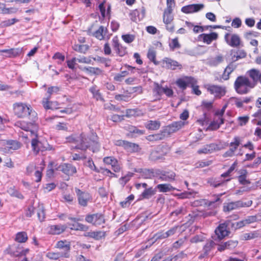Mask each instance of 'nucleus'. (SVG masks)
Masks as SVG:
<instances>
[{
  "label": "nucleus",
  "mask_w": 261,
  "mask_h": 261,
  "mask_svg": "<svg viewBox=\"0 0 261 261\" xmlns=\"http://www.w3.org/2000/svg\"><path fill=\"white\" fill-rule=\"evenodd\" d=\"M115 51L120 57H123L127 53L126 48L123 46L122 45Z\"/></svg>",
  "instance_id": "nucleus-59"
},
{
  "label": "nucleus",
  "mask_w": 261,
  "mask_h": 261,
  "mask_svg": "<svg viewBox=\"0 0 261 261\" xmlns=\"http://www.w3.org/2000/svg\"><path fill=\"white\" fill-rule=\"evenodd\" d=\"M156 189H158L159 191L162 193L172 191L175 189L169 184H159L156 186Z\"/></svg>",
  "instance_id": "nucleus-33"
},
{
  "label": "nucleus",
  "mask_w": 261,
  "mask_h": 261,
  "mask_svg": "<svg viewBox=\"0 0 261 261\" xmlns=\"http://www.w3.org/2000/svg\"><path fill=\"white\" fill-rule=\"evenodd\" d=\"M18 20L16 18H12L11 19H8L5 21H3L1 23V25L2 27H8L14 24L15 22H17Z\"/></svg>",
  "instance_id": "nucleus-56"
},
{
  "label": "nucleus",
  "mask_w": 261,
  "mask_h": 261,
  "mask_svg": "<svg viewBox=\"0 0 261 261\" xmlns=\"http://www.w3.org/2000/svg\"><path fill=\"white\" fill-rule=\"evenodd\" d=\"M57 248L62 249L64 252L62 253V256L64 257H69V252L70 249V243L66 240L58 241L56 245Z\"/></svg>",
  "instance_id": "nucleus-16"
},
{
  "label": "nucleus",
  "mask_w": 261,
  "mask_h": 261,
  "mask_svg": "<svg viewBox=\"0 0 261 261\" xmlns=\"http://www.w3.org/2000/svg\"><path fill=\"white\" fill-rule=\"evenodd\" d=\"M124 148L128 151H136L138 149V145L135 143L126 141Z\"/></svg>",
  "instance_id": "nucleus-46"
},
{
  "label": "nucleus",
  "mask_w": 261,
  "mask_h": 261,
  "mask_svg": "<svg viewBox=\"0 0 261 261\" xmlns=\"http://www.w3.org/2000/svg\"><path fill=\"white\" fill-rule=\"evenodd\" d=\"M254 87L253 83L246 76H238L234 83V88L239 94H247Z\"/></svg>",
  "instance_id": "nucleus-4"
},
{
  "label": "nucleus",
  "mask_w": 261,
  "mask_h": 261,
  "mask_svg": "<svg viewBox=\"0 0 261 261\" xmlns=\"http://www.w3.org/2000/svg\"><path fill=\"white\" fill-rule=\"evenodd\" d=\"M222 149L221 146L217 144L211 143L206 145L197 151L198 153L207 154L211 153L215 151L220 150Z\"/></svg>",
  "instance_id": "nucleus-11"
},
{
  "label": "nucleus",
  "mask_w": 261,
  "mask_h": 261,
  "mask_svg": "<svg viewBox=\"0 0 261 261\" xmlns=\"http://www.w3.org/2000/svg\"><path fill=\"white\" fill-rule=\"evenodd\" d=\"M215 232L216 236L219 240L224 239L229 233L225 223L220 224L216 229Z\"/></svg>",
  "instance_id": "nucleus-17"
},
{
  "label": "nucleus",
  "mask_w": 261,
  "mask_h": 261,
  "mask_svg": "<svg viewBox=\"0 0 261 261\" xmlns=\"http://www.w3.org/2000/svg\"><path fill=\"white\" fill-rule=\"evenodd\" d=\"M184 125L185 123L181 121L174 122L170 125L166 126L164 129V131L167 137L170 134L175 133L178 130Z\"/></svg>",
  "instance_id": "nucleus-13"
},
{
  "label": "nucleus",
  "mask_w": 261,
  "mask_h": 261,
  "mask_svg": "<svg viewBox=\"0 0 261 261\" xmlns=\"http://www.w3.org/2000/svg\"><path fill=\"white\" fill-rule=\"evenodd\" d=\"M89 91L92 94L93 98L95 99L96 100L103 101L104 99L100 92L98 87L96 85H93L89 88Z\"/></svg>",
  "instance_id": "nucleus-28"
},
{
  "label": "nucleus",
  "mask_w": 261,
  "mask_h": 261,
  "mask_svg": "<svg viewBox=\"0 0 261 261\" xmlns=\"http://www.w3.org/2000/svg\"><path fill=\"white\" fill-rule=\"evenodd\" d=\"M20 148V144L15 141L10 140L7 142L6 144L2 148V150L5 153H9L12 150H15Z\"/></svg>",
  "instance_id": "nucleus-18"
},
{
  "label": "nucleus",
  "mask_w": 261,
  "mask_h": 261,
  "mask_svg": "<svg viewBox=\"0 0 261 261\" xmlns=\"http://www.w3.org/2000/svg\"><path fill=\"white\" fill-rule=\"evenodd\" d=\"M125 67L127 68V71H123L120 73L116 74L114 78L115 81L117 82H121L124 77L129 74V71H130L131 72H133V70L135 69V67L129 65H126Z\"/></svg>",
  "instance_id": "nucleus-30"
},
{
  "label": "nucleus",
  "mask_w": 261,
  "mask_h": 261,
  "mask_svg": "<svg viewBox=\"0 0 261 261\" xmlns=\"http://www.w3.org/2000/svg\"><path fill=\"white\" fill-rule=\"evenodd\" d=\"M204 8L203 4H192L183 7L181 11L185 13L197 12Z\"/></svg>",
  "instance_id": "nucleus-19"
},
{
  "label": "nucleus",
  "mask_w": 261,
  "mask_h": 261,
  "mask_svg": "<svg viewBox=\"0 0 261 261\" xmlns=\"http://www.w3.org/2000/svg\"><path fill=\"white\" fill-rule=\"evenodd\" d=\"M85 220L88 223L96 226L101 225L105 223L104 216L101 213L87 215L85 217Z\"/></svg>",
  "instance_id": "nucleus-8"
},
{
  "label": "nucleus",
  "mask_w": 261,
  "mask_h": 261,
  "mask_svg": "<svg viewBox=\"0 0 261 261\" xmlns=\"http://www.w3.org/2000/svg\"><path fill=\"white\" fill-rule=\"evenodd\" d=\"M156 193V190L152 188L146 189L141 195L143 199H149Z\"/></svg>",
  "instance_id": "nucleus-39"
},
{
  "label": "nucleus",
  "mask_w": 261,
  "mask_h": 261,
  "mask_svg": "<svg viewBox=\"0 0 261 261\" xmlns=\"http://www.w3.org/2000/svg\"><path fill=\"white\" fill-rule=\"evenodd\" d=\"M46 256L49 259L55 260L58 259L61 257H63L61 252H48L46 254Z\"/></svg>",
  "instance_id": "nucleus-50"
},
{
  "label": "nucleus",
  "mask_w": 261,
  "mask_h": 261,
  "mask_svg": "<svg viewBox=\"0 0 261 261\" xmlns=\"http://www.w3.org/2000/svg\"><path fill=\"white\" fill-rule=\"evenodd\" d=\"M166 135L164 130L160 131V133L153 135H148L146 139L150 142H155L164 139L166 137Z\"/></svg>",
  "instance_id": "nucleus-27"
},
{
  "label": "nucleus",
  "mask_w": 261,
  "mask_h": 261,
  "mask_svg": "<svg viewBox=\"0 0 261 261\" xmlns=\"http://www.w3.org/2000/svg\"><path fill=\"white\" fill-rule=\"evenodd\" d=\"M246 56V54L243 50L239 51L237 53L236 55H234L232 58L234 61H236L240 59L244 58Z\"/></svg>",
  "instance_id": "nucleus-60"
},
{
  "label": "nucleus",
  "mask_w": 261,
  "mask_h": 261,
  "mask_svg": "<svg viewBox=\"0 0 261 261\" xmlns=\"http://www.w3.org/2000/svg\"><path fill=\"white\" fill-rule=\"evenodd\" d=\"M76 62H77L76 58H73L72 59L67 60V66L69 68L74 70L75 69V65L76 64Z\"/></svg>",
  "instance_id": "nucleus-61"
},
{
  "label": "nucleus",
  "mask_w": 261,
  "mask_h": 261,
  "mask_svg": "<svg viewBox=\"0 0 261 261\" xmlns=\"http://www.w3.org/2000/svg\"><path fill=\"white\" fill-rule=\"evenodd\" d=\"M134 173L129 172L125 176L122 177L120 179V182L121 184L125 185L127 182H128L130 178L133 176Z\"/></svg>",
  "instance_id": "nucleus-54"
},
{
  "label": "nucleus",
  "mask_w": 261,
  "mask_h": 261,
  "mask_svg": "<svg viewBox=\"0 0 261 261\" xmlns=\"http://www.w3.org/2000/svg\"><path fill=\"white\" fill-rule=\"evenodd\" d=\"M77 62L81 63H85V64H91L92 60L91 57H80V58H76Z\"/></svg>",
  "instance_id": "nucleus-55"
},
{
  "label": "nucleus",
  "mask_w": 261,
  "mask_h": 261,
  "mask_svg": "<svg viewBox=\"0 0 261 261\" xmlns=\"http://www.w3.org/2000/svg\"><path fill=\"white\" fill-rule=\"evenodd\" d=\"M28 239L27 233L24 231H21L16 233L15 240L18 243H24Z\"/></svg>",
  "instance_id": "nucleus-40"
},
{
  "label": "nucleus",
  "mask_w": 261,
  "mask_h": 261,
  "mask_svg": "<svg viewBox=\"0 0 261 261\" xmlns=\"http://www.w3.org/2000/svg\"><path fill=\"white\" fill-rule=\"evenodd\" d=\"M147 57L150 61H152L155 65H158L159 62L155 60L156 53L153 49H149L148 51Z\"/></svg>",
  "instance_id": "nucleus-49"
},
{
  "label": "nucleus",
  "mask_w": 261,
  "mask_h": 261,
  "mask_svg": "<svg viewBox=\"0 0 261 261\" xmlns=\"http://www.w3.org/2000/svg\"><path fill=\"white\" fill-rule=\"evenodd\" d=\"M160 126V122L158 121L149 120L145 124V127L149 130H157Z\"/></svg>",
  "instance_id": "nucleus-38"
},
{
  "label": "nucleus",
  "mask_w": 261,
  "mask_h": 261,
  "mask_svg": "<svg viewBox=\"0 0 261 261\" xmlns=\"http://www.w3.org/2000/svg\"><path fill=\"white\" fill-rule=\"evenodd\" d=\"M224 61L222 56H217L216 57L211 58L208 60V64L211 66H216Z\"/></svg>",
  "instance_id": "nucleus-36"
},
{
  "label": "nucleus",
  "mask_w": 261,
  "mask_h": 261,
  "mask_svg": "<svg viewBox=\"0 0 261 261\" xmlns=\"http://www.w3.org/2000/svg\"><path fill=\"white\" fill-rule=\"evenodd\" d=\"M75 193L77 196L79 204L82 206H86L88 201L91 199L90 194L88 192L82 191L78 189H75Z\"/></svg>",
  "instance_id": "nucleus-9"
},
{
  "label": "nucleus",
  "mask_w": 261,
  "mask_h": 261,
  "mask_svg": "<svg viewBox=\"0 0 261 261\" xmlns=\"http://www.w3.org/2000/svg\"><path fill=\"white\" fill-rule=\"evenodd\" d=\"M215 245V243L213 241L207 242L204 246L203 251L204 252L205 255H208L209 252L212 249Z\"/></svg>",
  "instance_id": "nucleus-45"
},
{
  "label": "nucleus",
  "mask_w": 261,
  "mask_h": 261,
  "mask_svg": "<svg viewBox=\"0 0 261 261\" xmlns=\"http://www.w3.org/2000/svg\"><path fill=\"white\" fill-rule=\"evenodd\" d=\"M59 88L57 86H52L47 89L45 97L43 98L42 99V105L45 109L53 108V103L49 101V99L50 98L51 95L57 93L59 91Z\"/></svg>",
  "instance_id": "nucleus-7"
},
{
  "label": "nucleus",
  "mask_w": 261,
  "mask_h": 261,
  "mask_svg": "<svg viewBox=\"0 0 261 261\" xmlns=\"http://www.w3.org/2000/svg\"><path fill=\"white\" fill-rule=\"evenodd\" d=\"M163 66L171 70H175L177 68H182V65L178 62L169 58H165L162 61Z\"/></svg>",
  "instance_id": "nucleus-14"
},
{
  "label": "nucleus",
  "mask_w": 261,
  "mask_h": 261,
  "mask_svg": "<svg viewBox=\"0 0 261 261\" xmlns=\"http://www.w3.org/2000/svg\"><path fill=\"white\" fill-rule=\"evenodd\" d=\"M73 49L77 52L85 54L89 49V46L86 44H75Z\"/></svg>",
  "instance_id": "nucleus-41"
},
{
  "label": "nucleus",
  "mask_w": 261,
  "mask_h": 261,
  "mask_svg": "<svg viewBox=\"0 0 261 261\" xmlns=\"http://www.w3.org/2000/svg\"><path fill=\"white\" fill-rule=\"evenodd\" d=\"M176 83L179 88L185 90L188 86H193L196 83V81L193 77H185L177 80Z\"/></svg>",
  "instance_id": "nucleus-15"
},
{
  "label": "nucleus",
  "mask_w": 261,
  "mask_h": 261,
  "mask_svg": "<svg viewBox=\"0 0 261 261\" xmlns=\"http://www.w3.org/2000/svg\"><path fill=\"white\" fill-rule=\"evenodd\" d=\"M230 179H228L225 181H222L221 180H217L216 179H211L208 181V183L210 185L214 188H217L219 186H221L224 184L226 181H229Z\"/></svg>",
  "instance_id": "nucleus-43"
},
{
  "label": "nucleus",
  "mask_w": 261,
  "mask_h": 261,
  "mask_svg": "<svg viewBox=\"0 0 261 261\" xmlns=\"http://www.w3.org/2000/svg\"><path fill=\"white\" fill-rule=\"evenodd\" d=\"M21 249V246L20 245L14 244L9 246L6 252L12 256L18 257L20 256Z\"/></svg>",
  "instance_id": "nucleus-26"
},
{
  "label": "nucleus",
  "mask_w": 261,
  "mask_h": 261,
  "mask_svg": "<svg viewBox=\"0 0 261 261\" xmlns=\"http://www.w3.org/2000/svg\"><path fill=\"white\" fill-rule=\"evenodd\" d=\"M207 91L213 95L216 98H220L224 96L226 92V88L215 85H207L205 86Z\"/></svg>",
  "instance_id": "nucleus-6"
},
{
  "label": "nucleus",
  "mask_w": 261,
  "mask_h": 261,
  "mask_svg": "<svg viewBox=\"0 0 261 261\" xmlns=\"http://www.w3.org/2000/svg\"><path fill=\"white\" fill-rule=\"evenodd\" d=\"M218 35L216 32H212L210 34H201L198 36L199 39H202L204 43L210 44L213 41L218 39Z\"/></svg>",
  "instance_id": "nucleus-20"
},
{
  "label": "nucleus",
  "mask_w": 261,
  "mask_h": 261,
  "mask_svg": "<svg viewBox=\"0 0 261 261\" xmlns=\"http://www.w3.org/2000/svg\"><path fill=\"white\" fill-rule=\"evenodd\" d=\"M240 138L239 137H235L233 138V141L230 143V146H233L234 148H230L228 151L225 152L223 155L224 157L232 156L235 151L238 148V146L240 144Z\"/></svg>",
  "instance_id": "nucleus-21"
},
{
  "label": "nucleus",
  "mask_w": 261,
  "mask_h": 261,
  "mask_svg": "<svg viewBox=\"0 0 261 261\" xmlns=\"http://www.w3.org/2000/svg\"><path fill=\"white\" fill-rule=\"evenodd\" d=\"M248 172L245 169H242L239 171L240 175L238 176V180L242 185H248L250 182L246 179Z\"/></svg>",
  "instance_id": "nucleus-32"
},
{
  "label": "nucleus",
  "mask_w": 261,
  "mask_h": 261,
  "mask_svg": "<svg viewBox=\"0 0 261 261\" xmlns=\"http://www.w3.org/2000/svg\"><path fill=\"white\" fill-rule=\"evenodd\" d=\"M112 46H113L114 50H116L117 49H118L120 47V46L121 45L119 43V39L117 36H115L112 39Z\"/></svg>",
  "instance_id": "nucleus-63"
},
{
  "label": "nucleus",
  "mask_w": 261,
  "mask_h": 261,
  "mask_svg": "<svg viewBox=\"0 0 261 261\" xmlns=\"http://www.w3.org/2000/svg\"><path fill=\"white\" fill-rule=\"evenodd\" d=\"M249 120V117L248 116H240L237 119L239 124L240 126H244L246 124Z\"/></svg>",
  "instance_id": "nucleus-51"
},
{
  "label": "nucleus",
  "mask_w": 261,
  "mask_h": 261,
  "mask_svg": "<svg viewBox=\"0 0 261 261\" xmlns=\"http://www.w3.org/2000/svg\"><path fill=\"white\" fill-rule=\"evenodd\" d=\"M103 162L106 164L111 165L112 169L115 172H119L121 169V167L118 161L113 157L108 156L105 158L103 159Z\"/></svg>",
  "instance_id": "nucleus-24"
},
{
  "label": "nucleus",
  "mask_w": 261,
  "mask_h": 261,
  "mask_svg": "<svg viewBox=\"0 0 261 261\" xmlns=\"http://www.w3.org/2000/svg\"><path fill=\"white\" fill-rule=\"evenodd\" d=\"M246 224L247 225L251 224L252 223L255 222L257 220V217L256 215L254 216H249L246 217L245 218Z\"/></svg>",
  "instance_id": "nucleus-62"
},
{
  "label": "nucleus",
  "mask_w": 261,
  "mask_h": 261,
  "mask_svg": "<svg viewBox=\"0 0 261 261\" xmlns=\"http://www.w3.org/2000/svg\"><path fill=\"white\" fill-rule=\"evenodd\" d=\"M13 109L15 115L19 118L28 117L33 122H36L38 119L37 114L29 105L16 103L13 105Z\"/></svg>",
  "instance_id": "nucleus-3"
},
{
  "label": "nucleus",
  "mask_w": 261,
  "mask_h": 261,
  "mask_svg": "<svg viewBox=\"0 0 261 261\" xmlns=\"http://www.w3.org/2000/svg\"><path fill=\"white\" fill-rule=\"evenodd\" d=\"M15 126L30 133L31 136L33 137L31 144L34 152L38 153L39 151H42L43 150L41 148V143L36 138L38 126L35 122L32 121L28 123L25 121H18L15 123Z\"/></svg>",
  "instance_id": "nucleus-1"
},
{
  "label": "nucleus",
  "mask_w": 261,
  "mask_h": 261,
  "mask_svg": "<svg viewBox=\"0 0 261 261\" xmlns=\"http://www.w3.org/2000/svg\"><path fill=\"white\" fill-rule=\"evenodd\" d=\"M239 207L238 201L235 202H229L226 205L224 206V210L225 211H230L233 210L237 209Z\"/></svg>",
  "instance_id": "nucleus-42"
},
{
  "label": "nucleus",
  "mask_w": 261,
  "mask_h": 261,
  "mask_svg": "<svg viewBox=\"0 0 261 261\" xmlns=\"http://www.w3.org/2000/svg\"><path fill=\"white\" fill-rule=\"evenodd\" d=\"M175 173L172 171H163L158 174V178L161 181L171 182L174 180Z\"/></svg>",
  "instance_id": "nucleus-23"
},
{
  "label": "nucleus",
  "mask_w": 261,
  "mask_h": 261,
  "mask_svg": "<svg viewBox=\"0 0 261 261\" xmlns=\"http://www.w3.org/2000/svg\"><path fill=\"white\" fill-rule=\"evenodd\" d=\"M105 236L106 232L102 231H90L88 232L86 235V236L88 237L93 238L97 240L105 238Z\"/></svg>",
  "instance_id": "nucleus-34"
},
{
  "label": "nucleus",
  "mask_w": 261,
  "mask_h": 261,
  "mask_svg": "<svg viewBox=\"0 0 261 261\" xmlns=\"http://www.w3.org/2000/svg\"><path fill=\"white\" fill-rule=\"evenodd\" d=\"M74 147L82 150L90 148L93 152L97 151L100 147L97 142V136L94 133L89 135L82 134L79 136L77 144Z\"/></svg>",
  "instance_id": "nucleus-2"
},
{
  "label": "nucleus",
  "mask_w": 261,
  "mask_h": 261,
  "mask_svg": "<svg viewBox=\"0 0 261 261\" xmlns=\"http://www.w3.org/2000/svg\"><path fill=\"white\" fill-rule=\"evenodd\" d=\"M83 70L94 74H99L101 73V70L99 68L93 67H84Z\"/></svg>",
  "instance_id": "nucleus-48"
},
{
  "label": "nucleus",
  "mask_w": 261,
  "mask_h": 261,
  "mask_svg": "<svg viewBox=\"0 0 261 261\" xmlns=\"http://www.w3.org/2000/svg\"><path fill=\"white\" fill-rule=\"evenodd\" d=\"M259 71L255 69H252L247 71V74L252 79L251 83H253V86L255 87L257 83L258 82V76Z\"/></svg>",
  "instance_id": "nucleus-31"
},
{
  "label": "nucleus",
  "mask_w": 261,
  "mask_h": 261,
  "mask_svg": "<svg viewBox=\"0 0 261 261\" xmlns=\"http://www.w3.org/2000/svg\"><path fill=\"white\" fill-rule=\"evenodd\" d=\"M236 65L232 63L229 64L225 69L222 75V78L224 80H227L229 78V74L236 68Z\"/></svg>",
  "instance_id": "nucleus-35"
},
{
  "label": "nucleus",
  "mask_w": 261,
  "mask_h": 261,
  "mask_svg": "<svg viewBox=\"0 0 261 261\" xmlns=\"http://www.w3.org/2000/svg\"><path fill=\"white\" fill-rule=\"evenodd\" d=\"M22 50L19 48L0 50V55L3 58H15L20 55Z\"/></svg>",
  "instance_id": "nucleus-12"
},
{
  "label": "nucleus",
  "mask_w": 261,
  "mask_h": 261,
  "mask_svg": "<svg viewBox=\"0 0 261 261\" xmlns=\"http://www.w3.org/2000/svg\"><path fill=\"white\" fill-rule=\"evenodd\" d=\"M204 239L205 238L203 235H197L192 237L190 241L192 243H197L203 241Z\"/></svg>",
  "instance_id": "nucleus-58"
},
{
  "label": "nucleus",
  "mask_w": 261,
  "mask_h": 261,
  "mask_svg": "<svg viewBox=\"0 0 261 261\" xmlns=\"http://www.w3.org/2000/svg\"><path fill=\"white\" fill-rule=\"evenodd\" d=\"M62 171L64 173L71 175L76 172V168L70 164H64L59 166L58 169Z\"/></svg>",
  "instance_id": "nucleus-25"
},
{
  "label": "nucleus",
  "mask_w": 261,
  "mask_h": 261,
  "mask_svg": "<svg viewBox=\"0 0 261 261\" xmlns=\"http://www.w3.org/2000/svg\"><path fill=\"white\" fill-rule=\"evenodd\" d=\"M238 244V242L237 241L233 240H229L227 242H226V245H227V249L229 250H231L235 248Z\"/></svg>",
  "instance_id": "nucleus-57"
},
{
  "label": "nucleus",
  "mask_w": 261,
  "mask_h": 261,
  "mask_svg": "<svg viewBox=\"0 0 261 261\" xmlns=\"http://www.w3.org/2000/svg\"><path fill=\"white\" fill-rule=\"evenodd\" d=\"M95 24H92L88 30L89 34H91L93 36L99 40H102L105 39H109L110 36L107 35L108 30L106 28L103 26H100L97 30L96 31L93 30V28L95 27Z\"/></svg>",
  "instance_id": "nucleus-5"
},
{
  "label": "nucleus",
  "mask_w": 261,
  "mask_h": 261,
  "mask_svg": "<svg viewBox=\"0 0 261 261\" xmlns=\"http://www.w3.org/2000/svg\"><path fill=\"white\" fill-rule=\"evenodd\" d=\"M172 11L171 6H168L165 9L163 16V21L165 24H169L172 21L173 16L172 15Z\"/></svg>",
  "instance_id": "nucleus-29"
},
{
  "label": "nucleus",
  "mask_w": 261,
  "mask_h": 261,
  "mask_svg": "<svg viewBox=\"0 0 261 261\" xmlns=\"http://www.w3.org/2000/svg\"><path fill=\"white\" fill-rule=\"evenodd\" d=\"M224 39L226 42L233 47L239 46L241 43L240 37L235 34L226 33L225 35Z\"/></svg>",
  "instance_id": "nucleus-10"
},
{
  "label": "nucleus",
  "mask_w": 261,
  "mask_h": 261,
  "mask_svg": "<svg viewBox=\"0 0 261 261\" xmlns=\"http://www.w3.org/2000/svg\"><path fill=\"white\" fill-rule=\"evenodd\" d=\"M260 237V233L257 231H254L248 233H245L241 236L242 240H249Z\"/></svg>",
  "instance_id": "nucleus-37"
},
{
  "label": "nucleus",
  "mask_w": 261,
  "mask_h": 261,
  "mask_svg": "<svg viewBox=\"0 0 261 261\" xmlns=\"http://www.w3.org/2000/svg\"><path fill=\"white\" fill-rule=\"evenodd\" d=\"M122 38L124 42L127 43L132 42L135 39V36L133 35L126 34L122 36Z\"/></svg>",
  "instance_id": "nucleus-64"
},
{
  "label": "nucleus",
  "mask_w": 261,
  "mask_h": 261,
  "mask_svg": "<svg viewBox=\"0 0 261 261\" xmlns=\"http://www.w3.org/2000/svg\"><path fill=\"white\" fill-rule=\"evenodd\" d=\"M67 226L65 224L50 225L48 228V232L51 234H60L65 231Z\"/></svg>",
  "instance_id": "nucleus-22"
},
{
  "label": "nucleus",
  "mask_w": 261,
  "mask_h": 261,
  "mask_svg": "<svg viewBox=\"0 0 261 261\" xmlns=\"http://www.w3.org/2000/svg\"><path fill=\"white\" fill-rule=\"evenodd\" d=\"M75 223L71 224L67 223L66 224L67 226H68L69 228L72 230H84L85 228V226L82 224L76 222H74Z\"/></svg>",
  "instance_id": "nucleus-44"
},
{
  "label": "nucleus",
  "mask_w": 261,
  "mask_h": 261,
  "mask_svg": "<svg viewBox=\"0 0 261 261\" xmlns=\"http://www.w3.org/2000/svg\"><path fill=\"white\" fill-rule=\"evenodd\" d=\"M58 217L63 221H66V219H68L70 220H71L73 222H76L78 221V219L74 217H72L69 215H67L65 214H61L58 215Z\"/></svg>",
  "instance_id": "nucleus-53"
},
{
  "label": "nucleus",
  "mask_w": 261,
  "mask_h": 261,
  "mask_svg": "<svg viewBox=\"0 0 261 261\" xmlns=\"http://www.w3.org/2000/svg\"><path fill=\"white\" fill-rule=\"evenodd\" d=\"M158 93L161 94L165 93L167 96L170 97L173 95V91L168 88L158 87Z\"/></svg>",
  "instance_id": "nucleus-47"
},
{
  "label": "nucleus",
  "mask_w": 261,
  "mask_h": 261,
  "mask_svg": "<svg viewBox=\"0 0 261 261\" xmlns=\"http://www.w3.org/2000/svg\"><path fill=\"white\" fill-rule=\"evenodd\" d=\"M170 48L172 50H174L175 48H179L180 45L178 42L177 38L172 39L169 44Z\"/></svg>",
  "instance_id": "nucleus-52"
}]
</instances>
